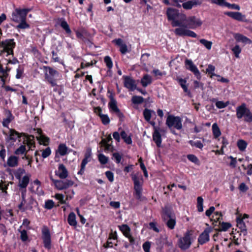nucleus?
Masks as SVG:
<instances>
[{"label":"nucleus","mask_w":252,"mask_h":252,"mask_svg":"<svg viewBox=\"0 0 252 252\" xmlns=\"http://www.w3.org/2000/svg\"><path fill=\"white\" fill-rule=\"evenodd\" d=\"M181 25L179 27H185L188 29H195L201 26V20L194 16L187 18L186 15H181Z\"/></svg>","instance_id":"f257e3e1"},{"label":"nucleus","mask_w":252,"mask_h":252,"mask_svg":"<svg viewBox=\"0 0 252 252\" xmlns=\"http://www.w3.org/2000/svg\"><path fill=\"white\" fill-rule=\"evenodd\" d=\"M168 20L172 21L173 27H180L181 25V15L179 10L173 8H168L166 11Z\"/></svg>","instance_id":"f03ea898"},{"label":"nucleus","mask_w":252,"mask_h":252,"mask_svg":"<svg viewBox=\"0 0 252 252\" xmlns=\"http://www.w3.org/2000/svg\"><path fill=\"white\" fill-rule=\"evenodd\" d=\"M43 68L45 71V79L52 87L56 86V78L59 76V72L50 66H44Z\"/></svg>","instance_id":"7ed1b4c3"},{"label":"nucleus","mask_w":252,"mask_h":252,"mask_svg":"<svg viewBox=\"0 0 252 252\" xmlns=\"http://www.w3.org/2000/svg\"><path fill=\"white\" fill-rule=\"evenodd\" d=\"M191 234L187 231L182 237L178 240V245L182 250L185 251L189 248L191 245Z\"/></svg>","instance_id":"20e7f679"},{"label":"nucleus","mask_w":252,"mask_h":252,"mask_svg":"<svg viewBox=\"0 0 252 252\" xmlns=\"http://www.w3.org/2000/svg\"><path fill=\"white\" fill-rule=\"evenodd\" d=\"M30 10L31 9L29 8H16L12 13L11 19L12 21L17 23H19L22 20H26L27 14Z\"/></svg>","instance_id":"39448f33"},{"label":"nucleus","mask_w":252,"mask_h":252,"mask_svg":"<svg viewBox=\"0 0 252 252\" xmlns=\"http://www.w3.org/2000/svg\"><path fill=\"white\" fill-rule=\"evenodd\" d=\"M166 124L169 128L173 126L178 130L182 128V119L178 116L169 115L167 118Z\"/></svg>","instance_id":"423d86ee"},{"label":"nucleus","mask_w":252,"mask_h":252,"mask_svg":"<svg viewBox=\"0 0 252 252\" xmlns=\"http://www.w3.org/2000/svg\"><path fill=\"white\" fill-rule=\"evenodd\" d=\"M41 232L44 247L48 250L51 249L52 247L51 237L48 228L46 226H44L42 229Z\"/></svg>","instance_id":"0eeeda50"},{"label":"nucleus","mask_w":252,"mask_h":252,"mask_svg":"<svg viewBox=\"0 0 252 252\" xmlns=\"http://www.w3.org/2000/svg\"><path fill=\"white\" fill-rule=\"evenodd\" d=\"M108 108L110 112L112 113L115 114L121 121L124 120L125 117L124 115L121 112L120 109L117 106V101L113 98H111L109 102Z\"/></svg>","instance_id":"6e6552de"},{"label":"nucleus","mask_w":252,"mask_h":252,"mask_svg":"<svg viewBox=\"0 0 252 252\" xmlns=\"http://www.w3.org/2000/svg\"><path fill=\"white\" fill-rule=\"evenodd\" d=\"M119 230L122 232L123 235L128 239L131 245L135 244V239L132 236L131 233V229L129 226L126 224L118 225Z\"/></svg>","instance_id":"1a4fd4ad"},{"label":"nucleus","mask_w":252,"mask_h":252,"mask_svg":"<svg viewBox=\"0 0 252 252\" xmlns=\"http://www.w3.org/2000/svg\"><path fill=\"white\" fill-rule=\"evenodd\" d=\"M53 183L58 189L61 190L66 189L72 186L74 182L68 179L65 180H53Z\"/></svg>","instance_id":"9d476101"},{"label":"nucleus","mask_w":252,"mask_h":252,"mask_svg":"<svg viewBox=\"0 0 252 252\" xmlns=\"http://www.w3.org/2000/svg\"><path fill=\"white\" fill-rule=\"evenodd\" d=\"M186 68L192 72L196 78L200 80L201 78V73L197 66L193 63L191 60L186 59L185 62Z\"/></svg>","instance_id":"9b49d317"},{"label":"nucleus","mask_w":252,"mask_h":252,"mask_svg":"<svg viewBox=\"0 0 252 252\" xmlns=\"http://www.w3.org/2000/svg\"><path fill=\"white\" fill-rule=\"evenodd\" d=\"M189 29L185 27H179L175 29L174 32L176 35L180 36H188L194 38L196 37V33Z\"/></svg>","instance_id":"f8f14e48"},{"label":"nucleus","mask_w":252,"mask_h":252,"mask_svg":"<svg viewBox=\"0 0 252 252\" xmlns=\"http://www.w3.org/2000/svg\"><path fill=\"white\" fill-rule=\"evenodd\" d=\"M3 134L6 136V141L7 142H11L12 143L15 142L17 138H20L23 135H25L24 133H19L12 128H9L8 134L5 132H3Z\"/></svg>","instance_id":"ddd939ff"},{"label":"nucleus","mask_w":252,"mask_h":252,"mask_svg":"<svg viewBox=\"0 0 252 252\" xmlns=\"http://www.w3.org/2000/svg\"><path fill=\"white\" fill-rule=\"evenodd\" d=\"M13 39H6L0 43V46L3 47V50L8 55L13 54V48L15 46V43Z\"/></svg>","instance_id":"4468645a"},{"label":"nucleus","mask_w":252,"mask_h":252,"mask_svg":"<svg viewBox=\"0 0 252 252\" xmlns=\"http://www.w3.org/2000/svg\"><path fill=\"white\" fill-rule=\"evenodd\" d=\"M92 159V150L91 148H88L85 154V157L82 161L81 164V169L78 172V175H83L84 173L86 164L91 160Z\"/></svg>","instance_id":"2eb2a0df"},{"label":"nucleus","mask_w":252,"mask_h":252,"mask_svg":"<svg viewBox=\"0 0 252 252\" xmlns=\"http://www.w3.org/2000/svg\"><path fill=\"white\" fill-rule=\"evenodd\" d=\"M124 86L130 91H133L137 88L135 81L131 77L128 76H124Z\"/></svg>","instance_id":"dca6fc26"},{"label":"nucleus","mask_w":252,"mask_h":252,"mask_svg":"<svg viewBox=\"0 0 252 252\" xmlns=\"http://www.w3.org/2000/svg\"><path fill=\"white\" fill-rule=\"evenodd\" d=\"M56 175L58 176L61 179L66 178L68 175V171L63 164L59 165L58 170L55 171Z\"/></svg>","instance_id":"f3484780"},{"label":"nucleus","mask_w":252,"mask_h":252,"mask_svg":"<svg viewBox=\"0 0 252 252\" xmlns=\"http://www.w3.org/2000/svg\"><path fill=\"white\" fill-rule=\"evenodd\" d=\"M211 231L210 228H206L199 235L198 238V242L200 245H203L209 241V233Z\"/></svg>","instance_id":"a211bd4d"},{"label":"nucleus","mask_w":252,"mask_h":252,"mask_svg":"<svg viewBox=\"0 0 252 252\" xmlns=\"http://www.w3.org/2000/svg\"><path fill=\"white\" fill-rule=\"evenodd\" d=\"M249 109L246 107L245 103H243L240 106H238L236 109L237 118L240 119L244 117L245 118Z\"/></svg>","instance_id":"6ab92c4d"},{"label":"nucleus","mask_w":252,"mask_h":252,"mask_svg":"<svg viewBox=\"0 0 252 252\" xmlns=\"http://www.w3.org/2000/svg\"><path fill=\"white\" fill-rule=\"evenodd\" d=\"M160 131H161V130L160 129L159 127H155V130L153 133V139L158 147H161L162 142Z\"/></svg>","instance_id":"aec40b11"},{"label":"nucleus","mask_w":252,"mask_h":252,"mask_svg":"<svg viewBox=\"0 0 252 252\" xmlns=\"http://www.w3.org/2000/svg\"><path fill=\"white\" fill-rule=\"evenodd\" d=\"M112 42L120 47V51L122 54H125L128 52L127 45L124 42V41L122 39H115L113 40Z\"/></svg>","instance_id":"412c9836"},{"label":"nucleus","mask_w":252,"mask_h":252,"mask_svg":"<svg viewBox=\"0 0 252 252\" xmlns=\"http://www.w3.org/2000/svg\"><path fill=\"white\" fill-rule=\"evenodd\" d=\"M225 14L239 21H245L244 18H245V16L239 12H227L225 13Z\"/></svg>","instance_id":"4be33fe9"},{"label":"nucleus","mask_w":252,"mask_h":252,"mask_svg":"<svg viewBox=\"0 0 252 252\" xmlns=\"http://www.w3.org/2000/svg\"><path fill=\"white\" fill-rule=\"evenodd\" d=\"M6 114L7 115L6 118L3 119L2 125L3 127L9 128L8 126L14 120V117L13 116L11 111L8 110H6Z\"/></svg>","instance_id":"5701e85b"},{"label":"nucleus","mask_w":252,"mask_h":252,"mask_svg":"<svg viewBox=\"0 0 252 252\" xmlns=\"http://www.w3.org/2000/svg\"><path fill=\"white\" fill-rule=\"evenodd\" d=\"M163 216L162 219L164 221H165L168 218L175 216V214L172 211L171 209L168 206H165L163 208Z\"/></svg>","instance_id":"b1692460"},{"label":"nucleus","mask_w":252,"mask_h":252,"mask_svg":"<svg viewBox=\"0 0 252 252\" xmlns=\"http://www.w3.org/2000/svg\"><path fill=\"white\" fill-rule=\"evenodd\" d=\"M234 37L238 42H241L244 44L252 43V41L250 39L241 34L237 33Z\"/></svg>","instance_id":"393cba45"},{"label":"nucleus","mask_w":252,"mask_h":252,"mask_svg":"<svg viewBox=\"0 0 252 252\" xmlns=\"http://www.w3.org/2000/svg\"><path fill=\"white\" fill-rule=\"evenodd\" d=\"M165 222L167 227L170 229H173L176 224V216L168 218Z\"/></svg>","instance_id":"a878e982"},{"label":"nucleus","mask_w":252,"mask_h":252,"mask_svg":"<svg viewBox=\"0 0 252 252\" xmlns=\"http://www.w3.org/2000/svg\"><path fill=\"white\" fill-rule=\"evenodd\" d=\"M7 164L9 167L17 166L18 164V158L15 156H11L7 159Z\"/></svg>","instance_id":"bb28decb"},{"label":"nucleus","mask_w":252,"mask_h":252,"mask_svg":"<svg viewBox=\"0 0 252 252\" xmlns=\"http://www.w3.org/2000/svg\"><path fill=\"white\" fill-rule=\"evenodd\" d=\"M152 77L149 74H145L141 80V83L143 87H146L152 83Z\"/></svg>","instance_id":"cd10ccee"},{"label":"nucleus","mask_w":252,"mask_h":252,"mask_svg":"<svg viewBox=\"0 0 252 252\" xmlns=\"http://www.w3.org/2000/svg\"><path fill=\"white\" fill-rule=\"evenodd\" d=\"M152 115H156V112L154 110L146 108L143 111V116L147 122H150Z\"/></svg>","instance_id":"c85d7f7f"},{"label":"nucleus","mask_w":252,"mask_h":252,"mask_svg":"<svg viewBox=\"0 0 252 252\" xmlns=\"http://www.w3.org/2000/svg\"><path fill=\"white\" fill-rule=\"evenodd\" d=\"M67 149L68 148L65 144H60L56 151V155L58 153H59L61 156L65 155L67 154Z\"/></svg>","instance_id":"c756f323"},{"label":"nucleus","mask_w":252,"mask_h":252,"mask_svg":"<svg viewBox=\"0 0 252 252\" xmlns=\"http://www.w3.org/2000/svg\"><path fill=\"white\" fill-rule=\"evenodd\" d=\"M67 221L70 225L76 226L77 222L76 220V215L74 212L69 213L67 218Z\"/></svg>","instance_id":"7c9ffc66"},{"label":"nucleus","mask_w":252,"mask_h":252,"mask_svg":"<svg viewBox=\"0 0 252 252\" xmlns=\"http://www.w3.org/2000/svg\"><path fill=\"white\" fill-rule=\"evenodd\" d=\"M30 181V177L25 175L24 176L21 180L19 181V187L22 189H26L29 184Z\"/></svg>","instance_id":"2f4dec72"},{"label":"nucleus","mask_w":252,"mask_h":252,"mask_svg":"<svg viewBox=\"0 0 252 252\" xmlns=\"http://www.w3.org/2000/svg\"><path fill=\"white\" fill-rule=\"evenodd\" d=\"M120 135L126 143L128 145L132 144V141L130 135H128L124 130L121 132Z\"/></svg>","instance_id":"473e14b6"},{"label":"nucleus","mask_w":252,"mask_h":252,"mask_svg":"<svg viewBox=\"0 0 252 252\" xmlns=\"http://www.w3.org/2000/svg\"><path fill=\"white\" fill-rule=\"evenodd\" d=\"M237 226L241 229V232L244 235L247 234L246 226L242 219H238L237 220Z\"/></svg>","instance_id":"72a5a7b5"},{"label":"nucleus","mask_w":252,"mask_h":252,"mask_svg":"<svg viewBox=\"0 0 252 252\" xmlns=\"http://www.w3.org/2000/svg\"><path fill=\"white\" fill-rule=\"evenodd\" d=\"M212 131L215 138H218L221 135V132L220 128L216 123H214L212 125Z\"/></svg>","instance_id":"f704fd0d"},{"label":"nucleus","mask_w":252,"mask_h":252,"mask_svg":"<svg viewBox=\"0 0 252 252\" xmlns=\"http://www.w3.org/2000/svg\"><path fill=\"white\" fill-rule=\"evenodd\" d=\"M215 66L213 65L212 64H210L208 65V67L206 69V72L211 74V77H212L213 76L220 77V75H217L215 73Z\"/></svg>","instance_id":"c9c22d12"},{"label":"nucleus","mask_w":252,"mask_h":252,"mask_svg":"<svg viewBox=\"0 0 252 252\" xmlns=\"http://www.w3.org/2000/svg\"><path fill=\"white\" fill-rule=\"evenodd\" d=\"M237 146L241 151H244L247 148V143L244 140L241 139L237 141Z\"/></svg>","instance_id":"e433bc0d"},{"label":"nucleus","mask_w":252,"mask_h":252,"mask_svg":"<svg viewBox=\"0 0 252 252\" xmlns=\"http://www.w3.org/2000/svg\"><path fill=\"white\" fill-rule=\"evenodd\" d=\"M144 98L141 96L134 95L132 97L131 102L134 104H141L144 102Z\"/></svg>","instance_id":"4c0bfd02"},{"label":"nucleus","mask_w":252,"mask_h":252,"mask_svg":"<svg viewBox=\"0 0 252 252\" xmlns=\"http://www.w3.org/2000/svg\"><path fill=\"white\" fill-rule=\"evenodd\" d=\"M99 118L104 125H107L110 122V119L107 114H99Z\"/></svg>","instance_id":"58836bf2"},{"label":"nucleus","mask_w":252,"mask_h":252,"mask_svg":"<svg viewBox=\"0 0 252 252\" xmlns=\"http://www.w3.org/2000/svg\"><path fill=\"white\" fill-rule=\"evenodd\" d=\"M203 199L201 196H199L197 198V210L199 212L203 211Z\"/></svg>","instance_id":"ea45409f"},{"label":"nucleus","mask_w":252,"mask_h":252,"mask_svg":"<svg viewBox=\"0 0 252 252\" xmlns=\"http://www.w3.org/2000/svg\"><path fill=\"white\" fill-rule=\"evenodd\" d=\"M132 180L134 183V189L142 188L139 178L135 175H132Z\"/></svg>","instance_id":"a19ab883"},{"label":"nucleus","mask_w":252,"mask_h":252,"mask_svg":"<svg viewBox=\"0 0 252 252\" xmlns=\"http://www.w3.org/2000/svg\"><path fill=\"white\" fill-rule=\"evenodd\" d=\"M61 27L65 30L66 32L68 34H70L71 32L69 26L66 21L63 20L61 23Z\"/></svg>","instance_id":"79ce46f5"},{"label":"nucleus","mask_w":252,"mask_h":252,"mask_svg":"<svg viewBox=\"0 0 252 252\" xmlns=\"http://www.w3.org/2000/svg\"><path fill=\"white\" fill-rule=\"evenodd\" d=\"M189 144L192 146H194L197 148L202 149L203 147V144L200 141H193L189 140Z\"/></svg>","instance_id":"37998d69"},{"label":"nucleus","mask_w":252,"mask_h":252,"mask_svg":"<svg viewBox=\"0 0 252 252\" xmlns=\"http://www.w3.org/2000/svg\"><path fill=\"white\" fill-rule=\"evenodd\" d=\"M19 23V24L16 26L17 29H26L30 27V25L26 23V20L21 21Z\"/></svg>","instance_id":"c03bdc74"},{"label":"nucleus","mask_w":252,"mask_h":252,"mask_svg":"<svg viewBox=\"0 0 252 252\" xmlns=\"http://www.w3.org/2000/svg\"><path fill=\"white\" fill-rule=\"evenodd\" d=\"M200 43L203 45L208 50H210L212 47V42L205 39H201L199 40Z\"/></svg>","instance_id":"a18cd8bd"},{"label":"nucleus","mask_w":252,"mask_h":252,"mask_svg":"<svg viewBox=\"0 0 252 252\" xmlns=\"http://www.w3.org/2000/svg\"><path fill=\"white\" fill-rule=\"evenodd\" d=\"M112 158L115 160L116 163H120L122 159V155L118 152L114 153Z\"/></svg>","instance_id":"49530a36"},{"label":"nucleus","mask_w":252,"mask_h":252,"mask_svg":"<svg viewBox=\"0 0 252 252\" xmlns=\"http://www.w3.org/2000/svg\"><path fill=\"white\" fill-rule=\"evenodd\" d=\"M98 160L102 164H105L108 162V158L103 154H99L98 156Z\"/></svg>","instance_id":"de8ad7c7"},{"label":"nucleus","mask_w":252,"mask_h":252,"mask_svg":"<svg viewBox=\"0 0 252 252\" xmlns=\"http://www.w3.org/2000/svg\"><path fill=\"white\" fill-rule=\"evenodd\" d=\"M229 104V101L224 102L222 101H218L216 102V106L219 109H222L226 107Z\"/></svg>","instance_id":"09e8293b"},{"label":"nucleus","mask_w":252,"mask_h":252,"mask_svg":"<svg viewBox=\"0 0 252 252\" xmlns=\"http://www.w3.org/2000/svg\"><path fill=\"white\" fill-rule=\"evenodd\" d=\"M231 227V224L229 222H222L221 224V227L220 228V231H226Z\"/></svg>","instance_id":"8fccbe9b"},{"label":"nucleus","mask_w":252,"mask_h":252,"mask_svg":"<svg viewBox=\"0 0 252 252\" xmlns=\"http://www.w3.org/2000/svg\"><path fill=\"white\" fill-rule=\"evenodd\" d=\"M232 51L235 55V56L238 58H239V54L241 52V49L240 46L238 45H235L232 49Z\"/></svg>","instance_id":"3c124183"},{"label":"nucleus","mask_w":252,"mask_h":252,"mask_svg":"<svg viewBox=\"0 0 252 252\" xmlns=\"http://www.w3.org/2000/svg\"><path fill=\"white\" fill-rule=\"evenodd\" d=\"M26 200L24 201L23 200H22L21 203L18 205V207L21 211L24 212L29 209L32 208V207L30 208H29L28 206L25 207L24 205L26 204Z\"/></svg>","instance_id":"603ef678"},{"label":"nucleus","mask_w":252,"mask_h":252,"mask_svg":"<svg viewBox=\"0 0 252 252\" xmlns=\"http://www.w3.org/2000/svg\"><path fill=\"white\" fill-rule=\"evenodd\" d=\"M104 61L106 64V66L109 68H111L113 66V63L111 58L109 56H106L104 57Z\"/></svg>","instance_id":"864d4df0"},{"label":"nucleus","mask_w":252,"mask_h":252,"mask_svg":"<svg viewBox=\"0 0 252 252\" xmlns=\"http://www.w3.org/2000/svg\"><path fill=\"white\" fill-rule=\"evenodd\" d=\"M26 151V147L24 145H21L19 148L17 149L15 152L14 154L15 155H22L24 154Z\"/></svg>","instance_id":"5fc2aeb1"},{"label":"nucleus","mask_w":252,"mask_h":252,"mask_svg":"<svg viewBox=\"0 0 252 252\" xmlns=\"http://www.w3.org/2000/svg\"><path fill=\"white\" fill-rule=\"evenodd\" d=\"M54 202L52 200H48L45 201L44 207L45 208L50 210L54 206Z\"/></svg>","instance_id":"6e6d98bb"},{"label":"nucleus","mask_w":252,"mask_h":252,"mask_svg":"<svg viewBox=\"0 0 252 252\" xmlns=\"http://www.w3.org/2000/svg\"><path fill=\"white\" fill-rule=\"evenodd\" d=\"M18 231L20 233V238L21 240L23 242H25L28 240V237L27 235V231L26 230H20L19 229Z\"/></svg>","instance_id":"4d7b16f0"},{"label":"nucleus","mask_w":252,"mask_h":252,"mask_svg":"<svg viewBox=\"0 0 252 252\" xmlns=\"http://www.w3.org/2000/svg\"><path fill=\"white\" fill-rule=\"evenodd\" d=\"M187 10L191 9L193 7V3L191 1H188L181 4V6Z\"/></svg>","instance_id":"13d9d810"},{"label":"nucleus","mask_w":252,"mask_h":252,"mask_svg":"<svg viewBox=\"0 0 252 252\" xmlns=\"http://www.w3.org/2000/svg\"><path fill=\"white\" fill-rule=\"evenodd\" d=\"M51 154V150L49 147L46 148L44 150L42 153V157L43 158H45L48 157Z\"/></svg>","instance_id":"bf43d9fd"},{"label":"nucleus","mask_w":252,"mask_h":252,"mask_svg":"<svg viewBox=\"0 0 252 252\" xmlns=\"http://www.w3.org/2000/svg\"><path fill=\"white\" fill-rule=\"evenodd\" d=\"M187 158L189 161L195 164H197L199 162L198 158L194 155H188Z\"/></svg>","instance_id":"052dcab7"},{"label":"nucleus","mask_w":252,"mask_h":252,"mask_svg":"<svg viewBox=\"0 0 252 252\" xmlns=\"http://www.w3.org/2000/svg\"><path fill=\"white\" fill-rule=\"evenodd\" d=\"M142 188L134 189L135 197L138 200H140L141 199L142 195Z\"/></svg>","instance_id":"680f3d73"},{"label":"nucleus","mask_w":252,"mask_h":252,"mask_svg":"<svg viewBox=\"0 0 252 252\" xmlns=\"http://www.w3.org/2000/svg\"><path fill=\"white\" fill-rule=\"evenodd\" d=\"M244 121L248 123L252 122V113L250 111V109H249L247 113L246 117L244 118Z\"/></svg>","instance_id":"e2e57ef3"},{"label":"nucleus","mask_w":252,"mask_h":252,"mask_svg":"<svg viewBox=\"0 0 252 252\" xmlns=\"http://www.w3.org/2000/svg\"><path fill=\"white\" fill-rule=\"evenodd\" d=\"M102 143L104 145L106 150H110L111 151H113L114 150V148L113 146L109 143H107L106 141V140H102Z\"/></svg>","instance_id":"0e129e2a"},{"label":"nucleus","mask_w":252,"mask_h":252,"mask_svg":"<svg viewBox=\"0 0 252 252\" xmlns=\"http://www.w3.org/2000/svg\"><path fill=\"white\" fill-rule=\"evenodd\" d=\"M225 6L229 8L232 9H236L239 10L240 9V7L239 5L236 4H231L228 2H226L225 3Z\"/></svg>","instance_id":"69168bd1"},{"label":"nucleus","mask_w":252,"mask_h":252,"mask_svg":"<svg viewBox=\"0 0 252 252\" xmlns=\"http://www.w3.org/2000/svg\"><path fill=\"white\" fill-rule=\"evenodd\" d=\"M105 175L110 182L114 181V174L112 172L107 171L105 172Z\"/></svg>","instance_id":"338daca9"},{"label":"nucleus","mask_w":252,"mask_h":252,"mask_svg":"<svg viewBox=\"0 0 252 252\" xmlns=\"http://www.w3.org/2000/svg\"><path fill=\"white\" fill-rule=\"evenodd\" d=\"M143 249L145 252H150L151 247V243L149 241L145 242L142 246Z\"/></svg>","instance_id":"774afa93"}]
</instances>
